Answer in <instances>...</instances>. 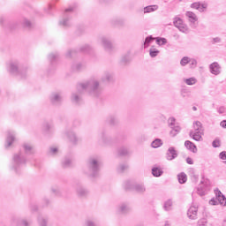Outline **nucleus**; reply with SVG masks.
<instances>
[{"instance_id": "f03ea898", "label": "nucleus", "mask_w": 226, "mask_h": 226, "mask_svg": "<svg viewBox=\"0 0 226 226\" xmlns=\"http://www.w3.org/2000/svg\"><path fill=\"white\" fill-rule=\"evenodd\" d=\"M86 173L90 176V177H98L100 174V161L96 157H90L87 161V170Z\"/></svg>"}, {"instance_id": "4468645a", "label": "nucleus", "mask_w": 226, "mask_h": 226, "mask_svg": "<svg viewBox=\"0 0 226 226\" xmlns=\"http://www.w3.org/2000/svg\"><path fill=\"white\" fill-rule=\"evenodd\" d=\"M202 135H204V132H195L193 131H190L189 137L193 139V140H196V142H200L202 140Z\"/></svg>"}, {"instance_id": "39448f33", "label": "nucleus", "mask_w": 226, "mask_h": 226, "mask_svg": "<svg viewBox=\"0 0 226 226\" xmlns=\"http://www.w3.org/2000/svg\"><path fill=\"white\" fill-rule=\"evenodd\" d=\"M11 224L15 226H31V221L26 218L14 216L11 218Z\"/></svg>"}, {"instance_id": "f704fd0d", "label": "nucleus", "mask_w": 226, "mask_h": 226, "mask_svg": "<svg viewBox=\"0 0 226 226\" xmlns=\"http://www.w3.org/2000/svg\"><path fill=\"white\" fill-rule=\"evenodd\" d=\"M185 84L187 86H193L194 84L197 83V79L195 78H189L185 80Z\"/></svg>"}, {"instance_id": "c756f323", "label": "nucleus", "mask_w": 226, "mask_h": 226, "mask_svg": "<svg viewBox=\"0 0 226 226\" xmlns=\"http://www.w3.org/2000/svg\"><path fill=\"white\" fill-rule=\"evenodd\" d=\"M178 183H180V185H185V183H186L187 181V177H186V174L185 173H180L178 176Z\"/></svg>"}, {"instance_id": "37998d69", "label": "nucleus", "mask_w": 226, "mask_h": 226, "mask_svg": "<svg viewBox=\"0 0 226 226\" xmlns=\"http://www.w3.org/2000/svg\"><path fill=\"white\" fill-rule=\"evenodd\" d=\"M121 63L123 64H126V63H130V56L128 55L122 56Z\"/></svg>"}, {"instance_id": "473e14b6", "label": "nucleus", "mask_w": 226, "mask_h": 226, "mask_svg": "<svg viewBox=\"0 0 226 226\" xmlns=\"http://www.w3.org/2000/svg\"><path fill=\"white\" fill-rule=\"evenodd\" d=\"M108 122L109 124L115 125L119 123V120L116 117L111 116L108 118Z\"/></svg>"}, {"instance_id": "cd10ccee", "label": "nucleus", "mask_w": 226, "mask_h": 226, "mask_svg": "<svg viewBox=\"0 0 226 226\" xmlns=\"http://www.w3.org/2000/svg\"><path fill=\"white\" fill-rule=\"evenodd\" d=\"M152 174L154 177H160L163 174V170L160 168H153Z\"/></svg>"}, {"instance_id": "2eb2a0df", "label": "nucleus", "mask_w": 226, "mask_h": 226, "mask_svg": "<svg viewBox=\"0 0 226 226\" xmlns=\"http://www.w3.org/2000/svg\"><path fill=\"white\" fill-rule=\"evenodd\" d=\"M185 16L187 17L189 22L191 24H195L197 20H199V18H197V14L192 11H186Z\"/></svg>"}, {"instance_id": "4be33fe9", "label": "nucleus", "mask_w": 226, "mask_h": 226, "mask_svg": "<svg viewBox=\"0 0 226 226\" xmlns=\"http://www.w3.org/2000/svg\"><path fill=\"white\" fill-rule=\"evenodd\" d=\"M185 147L189 151H192V153H197V146H195V144H193V142H192L190 140H186L185 142Z\"/></svg>"}, {"instance_id": "dca6fc26", "label": "nucleus", "mask_w": 226, "mask_h": 226, "mask_svg": "<svg viewBox=\"0 0 226 226\" xmlns=\"http://www.w3.org/2000/svg\"><path fill=\"white\" fill-rule=\"evenodd\" d=\"M193 132L199 133H204V127L202 126V123L200 121L193 122Z\"/></svg>"}, {"instance_id": "1a4fd4ad", "label": "nucleus", "mask_w": 226, "mask_h": 226, "mask_svg": "<svg viewBox=\"0 0 226 226\" xmlns=\"http://www.w3.org/2000/svg\"><path fill=\"white\" fill-rule=\"evenodd\" d=\"M177 156H178V154L176 148L173 147H170L166 153V160H168L169 162H172V160H176Z\"/></svg>"}, {"instance_id": "9d476101", "label": "nucleus", "mask_w": 226, "mask_h": 226, "mask_svg": "<svg viewBox=\"0 0 226 226\" xmlns=\"http://www.w3.org/2000/svg\"><path fill=\"white\" fill-rule=\"evenodd\" d=\"M15 142V132L12 131L7 132V138L5 140V147L8 148Z\"/></svg>"}, {"instance_id": "e433bc0d", "label": "nucleus", "mask_w": 226, "mask_h": 226, "mask_svg": "<svg viewBox=\"0 0 226 226\" xmlns=\"http://www.w3.org/2000/svg\"><path fill=\"white\" fill-rule=\"evenodd\" d=\"M150 57H156L158 54H160V51L154 48H151L149 50Z\"/></svg>"}, {"instance_id": "c03bdc74", "label": "nucleus", "mask_w": 226, "mask_h": 226, "mask_svg": "<svg viewBox=\"0 0 226 226\" xmlns=\"http://www.w3.org/2000/svg\"><path fill=\"white\" fill-rule=\"evenodd\" d=\"M48 57L50 62L56 61L57 59V53H51Z\"/></svg>"}, {"instance_id": "5fc2aeb1", "label": "nucleus", "mask_w": 226, "mask_h": 226, "mask_svg": "<svg viewBox=\"0 0 226 226\" xmlns=\"http://www.w3.org/2000/svg\"><path fill=\"white\" fill-rule=\"evenodd\" d=\"M73 54H75V50H69L66 53V57H72L73 56Z\"/></svg>"}, {"instance_id": "f8f14e48", "label": "nucleus", "mask_w": 226, "mask_h": 226, "mask_svg": "<svg viewBox=\"0 0 226 226\" xmlns=\"http://www.w3.org/2000/svg\"><path fill=\"white\" fill-rule=\"evenodd\" d=\"M22 147L26 154H34V147L33 146V144L29 142H25L23 143Z\"/></svg>"}, {"instance_id": "393cba45", "label": "nucleus", "mask_w": 226, "mask_h": 226, "mask_svg": "<svg viewBox=\"0 0 226 226\" xmlns=\"http://www.w3.org/2000/svg\"><path fill=\"white\" fill-rule=\"evenodd\" d=\"M67 138L72 144H77V142L79 141V138H77V135H75V132H68Z\"/></svg>"}, {"instance_id": "bb28decb", "label": "nucleus", "mask_w": 226, "mask_h": 226, "mask_svg": "<svg viewBox=\"0 0 226 226\" xmlns=\"http://www.w3.org/2000/svg\"><path fill=\"white\" fill-rule=\"evenodd\" d=\"M158 10V5H148L144 7V13H152V11H156Z\"/></svg>"}, {"instance_id": "6e6552de", "label": "nucleus", "mask_w": 226, "mask_h": 226, "mask_svg": "<svg viewBox=\"0 0 226 226\" xmlns=\"http://www.w3.org/2000/svg\"><path fill=\"white\" fill-rule=\"evenodd\" d=\"M9 72L13 75H21V77H26V74H23L21 72L19 71V62L14 61L9 64Z\"/></svg>"}, {"instance_id": "ea45409f", "label": "nucleus", "mask_w": 226, "mask_h": 226, "mask_svg": "<svg viewBox=\"0 0 226 226\" xmlns=\"http://www.w3.org/2000/svg\"><path fill=\"white\" fill-rule=\"evenodd\" d=\"M118 154L120 156H126V154H128V149L127 148H124V147H122L118 150Z\"/></svg>"}, {"instance_id": "bf43d9fd", "label": "nucleus", "mask_w": 226, "mask_h": 226, "mask_svg": "<svg viewBox=\"0 0 226 226\" xmlns=\"http://www.w3.org/2000/svg\"><path fill=\"white\" fill-rule=\"evenodd\" d=\"M87 226H96V224H94V222L91 221V220H88L87 222Z\"/></svg>"}, {"instance_id": "a19ab883", "label": "nucleus", "mask_w": 226, "mask_h": 226, "mask_svg": "<svg viewBox=\"0 0 226 226\" xmlns=\"http://www.w3.org/2000/svg\"><path fill=\"white\" fill-rule=\"evenodd\" d=\"M72 166V160L71 159H65L63 162V167H64V169L71 167Z\"/></svg>"}, {"instance_id": "ddd939ff", "label": "nucleus", "mask_w": 226, "mask_h": 226, "mask_svg": "<svg viewBox=\"0 0 226 226\" xmlns=\"http://www.w3.org/2000/svg\"><path fill=\"white\" fill-rule=\"evenodd\" d=\"M198 208L196 207H191L187 211V216L190 220H197Z\"/></svg>"}, {"instance_id": "79ce46f5", "label": "nucleus", "mask_w": 226, "mask_h": 226, "mask_svg": "<svg viewBox=\"0 0 226 226\" xmlns=\"http://www.w3.org/2000/svg\"><path fill=\"white\" fill-rule=\"evenodd\" d=\"M124 170H128V165L126 164H121L117 169L118 172H124Z\"/></svg>"}, {"instance_id": "603ef678", "label": "nucleus", "mask_w": 226, "mask_h": 226, "mask_svg": "<svg viewBox=\"0 0 226 226\" xmlns=\"http://www.w3.org/2000/svg\"><path fill=\"white\" fill-rule=\"evenodd\" d=\"M23 26H25V27H31V21H29L28 19H24Z\"/></svg>"}, {"instance_id": "58836bf2", "label": "nucleus", "mask_w": 226, "mask_h": 226, "mask_svg": "<svg viewBox=\"0 0 226 226\" xmlns=\"http://www.w3.org/2000/svg\"><path fill=\"white\" fill-rule=\"evenodd\" d=\"M156 43H157V45H165V43H167V39L157 37Z\"/></svg>"}, {"instance_id": "e2e57ef3", "label": "nucleus", "mask_w": 226, "mask_h": 226, "mask_svg": "<svg viewBox=\"0 0 226 226\" xmlns=\"http://www.w3.org/2000/svg\"><path fill=\"white\" fill-rule=\"evenodd\" d=\"M214 43H220V41H222V39H220L219 37H215L213 39Z\"/></svg>"}, {"instance_id": "6e6d98bb", "label": "nucleus", "mask_w": 226, "mask_h": 226, "mask_svg": "<svg viewBox=\"0 0 226 226\" xmlns=\"http://www.w3.org/2000/svg\"><path fill=\"white\" fill-rule=\"evenodd\" d=\"M192 179L194 181V183H197L199 181V175H192Z\"/></svg>"}, {"instance_id": "09e8293b", "label": "nucleus", "mask_w": 226, "mask_h": 226, "mask_svg": "<svg viewBox=\"0 0 226 226\" xmlns=\"http://www.w3.org/2000/svg\"><path fill=\"white\" fill-rule=\"evenodd\" d=\"M198 225H199V226H206V225H207V220H206V219H200V220L198 222Z\"/></svg>"}, {"instance_id": "b1692460", "label": "nucleus", "mask_w": 226, "mask_h": 226, "mask_svg": "<svg viewBox=\"0 0 226 226\" xmlns=\"http://www.w3.org/2000/svg\"><path fill=\"white\" fill-rule=\"evenodd\" d=\"M216 199H217L218 202L220 204H222V206H226V198H225V195L222 194V192L217 191Z\"/></svg>"}, {"instance_id": "2f4dec72", "label": "nucleus", "mask_w": 226, "mask_h": 226, "mask_svg": "<svg viewBox=\"0 0 226 226\" xmlns=\"http://www.w3.org/2000/svg\"><path fill=\"white\" fill-rule=\"evenodd\" d=\"M172 201L171 200H168L167 201H165L163 208L164 211H170L172 209Z\"/></svg>"}, {"instance_id": "7ed1b4c3", "label": "nucleus", "mask_w": 226, "mask_h": 226, "mask_svg": "<svg viewBox=\"0 0 226 226\" xmlns=\"http://www.w3.org/2000/svg\"><path fill=\"white\" fill-rule=\"evenodd\" d=\"M26 162L27 160L26 159V155L22 154L21 152H19L18 154H15L12 157V166L11 169L17 172L22 165H26Z\"/></svg>"}, {"instance_id": "5701e85b", "label": "nucleus", "mask_w": 226, "mask_h": 226, "mask_svg": "<svg viewBox=\"0 0 226 226\" xmlns=\"http://www.w3.org/2000/svg\"><path fill=\"white\" fill-rule=\"evenodd\" d=\"M49 224V217L46 215L38 216V225L39 226H47Z\"/></svg>"}, {"instance_id": "4d7b16f0", "label": "nucleus", "mask_w": 226, "mask_h": 226, "mask_svg": "<svg viewBox=\"0 0 226 226\" xmlns=\"http://www.w3.org/2000/svg\"><path fill=\"white\" fill-rule=\"evenodd\" d=\"M209 204L211 206H216V204H218V200H215V199H212L210 201H209Z\"/></svg>"}, {"instance_id": "a211bd4d", "label": "nucleus", "mask_w": 226, "mask_h": 226, "mask_svg": "<svg viewBox=\"0 0 226 226\" xmlns=\"http://www.w3.org/2000/svg\"><path fill=\"white\" fill-rule=\"evenodd\" d=\"M191 8H193L194 10H198L199 11L202 12L204 11V10H206V8H207V4H200V3L196 2L191 4Z\"/></svg>"}, {"instance_id": "0e129e2a", "label": "nucleus", "mask_w": 226, "mask_h": 226, "mask_svg": "<svg viewBox=\"0 0 226 226\" xmlns=\"http://www.w3.org/2000/svg\"><path fill=\"white\" fill-rule=\"evenodd\" d=\"M220 125L222 126V128H226V120H222V121L220 123Z\"/></svg>"}, {"instance_id": "6ab92c4d", "label": "nucleus", "mask_w": 226, "mask_h": 226, "mask_svg": "<svg viewBox=\"0 0 226 226\" xmlns=\"http://www.w3.org/2000/svg\"><path fill=\"white\" fill-rule=\"evenodd\" d=\"M210 72L213 75H220V64L215 62L210 64Z\"/></svg>"}, {"instance_id": "c9c22d12", "label": "nucleus", "mask_w": 226, "mask_h": 226, "mask_svg": "<svg viewBox=\"0 0 226 226\" xmlns=\"http://www.w3.org/2000/svg\"><path fill=\"white\" fill-rule=\"evenodd\" d=\"M124 190H133V184L132 181H126L124 184Z\"/></svg>"}, {"instance_id": "aec40b11", "label": "nucleus", "mask_w": 226, "mask_h": 226, "mask_svg": "<svg viewBox=\"0 0 226 226\" xmlns=\"http://www.w3.org/2000/svg\"><path fill=\"white\" fill-rule=\"evenodd\" d=\"M102 82L110 83L114 82V76L110 72H105L104 75L101 79Z\"/></svg>"}, {"instance_id": "0eeeda50", "label": "nucleus", "mask_w": 226, "mask_h": 226, "mask_svg": "<svg viewBox=\"0 0 226 226\" xmlns=\"http://www.w3.org/2000/svg\"><path fill=\"white\" fill-rule=\"evenodd\" d=\"M100 42L106 52H112L114 50V45L107 37H101Z\"/></svg>"}, {"instance_id": "4c0bfd02", "label": "nucleus", "mask_w": 226, "mask_h": 226, "mask_svg": "<svg viewBox=\"0 0 226 226\" xmlns=\"http://www.w3.org/2000/svg\"><path fill=\"white\" fill-rule=\"evenodd\" d=\"M188 63H190V57H188V56H184L180 61L181 66H186V64H188Z\"/></svg>"}, {"instance_id": "13d9d810", "label": "nucleus", "mask_w": 226, "mask_h": 226, "mask_svg": "<svg viewBox=\"0 0 226 226\" xmlns=\"http://www.w3.org/2000/svg\"><path fill=\"white\" fill-rule=\"evenodd\" d=\"M186 163H188V165H193V160H192V158L190 157H187Z\"/></svg>"}, {"instance_id": "a878e982", "label": "nucleus", "mask_w": 226, "mask_h": 226, "mask_svg": "<svg viewBox=\"0 0 226 226\" xmlns=\"http://www.w3.org/2000/svg\"><path fill=\"white\" fill-rule=\"evenodd\" d=\"M133 190L137 193H144L146 192V186L142 184H137L133 186Z\"/></svg>"}, {"instance_id": "338daca9", "label": "nucleus", "mask_w": 226, "mask_h": 226, "mask_svg": "<svg viewBox=\"0 0 226 226\" xmlns=\"http://www.w3.org/2000/svg\"><path fill=\"white\" fill-rule=\"evenodd\" d=\"M32 211H38V207L36 205L32 206Z\"/></svg>"}, {"instance_id": "f3484780", "label": "nucleus", "mask_w": 226, "mask_h": 226, "mask_svg": "<svg viewBox=\"0 0 226 226\" xmlns=\"http://www.w3.org/2000/svg\"><path fill=\"white\" fill-rule=\"evenodd\" d=\"M76 192L79 197H87V195H89V191H87V189L82 187L81 185H79L77 187Z\"/></svg>"}, {"instance_id": "69168bd1", "label": "nucleus", "mask_w": 226, "mask_h": 226, "mask_svg": "<svg viewBox=\"0 0 226 226\" xmlns=\"http://www.w3.org/2000/svg\"><path fill=\"white\" fill-rule=\"evenodd\" d=\"M44 206H47L48 204H50V201L48 199L43 200Z\"/></svg>"}, {"instance_id": "f257e3e1", "label": "nucleus", "mask_w": 226, "mask_h": 226, "mask_svg": "<svg viewBox=\"0 0 226 226\" xmlns=\"http://www.w3.org/2000/svg\"><path fill=\"white\" fill-rule=\"evenodd\" d=\"M78 93L72 94V102L76 105H80L82 103V97L80 94L84 93V91H87L90 96H94V98H98L100 94H102V87L100 86V81L96 79H91L90 80L79 84L77 87Z\"/></svg>"}, {"instance_id": "8fccbe9b", "label": "nucleus", "mask_w": 226, "mask_h": 226, "mask_svg": "<svg viewBox=\"0 0 226 226\" xmlns=\"http://www.w3.org/2000/svg\"><path fill=\"white\" fill-rule=\"evenodd\" d=\"M212 146H213V147H220V140L215 139V140L212 142Z\"/></svg>"}, {"instance_id": "de8ad7c7", "label": "nucleus", "mask_w": 226, "mask_h": 226, "mask_svg": "<svg viewBox=\"0 0 226 226\" xmlns=\"http://www.w3.org/2000/svg\"><path fill=\"white\" fill-rule=\"evenodd\" d=\"M190 67L191 68H197V60L195 59H190Z\"/></svg>"}, {"instance_id": "9b49d317", "label": "nucleus", "mask_w": 226, "mask_h": 226, "mask_svg": "<svg viewBox=\"0 0 226 226\" xmlns=\"http://www.w3.org/2000/svg\"><path fill=\"white\" fill-rule=\"evenodd\" d=\"M50 102L51 103H53V105H59V103L63 102V97L61 96V94L53 93L50 95Z\"/></svg>"}, {"instance_id": "a18cd8bd", "label": "nucleus", "mask_w": 226, "mask_h": 226, "mask_svg": "<svg viewBox=\"0 0 226 226\" xmlns=\"http://www.w3.org/2000/svg\"><path fill=\"white\" fill-rule=\"evenodd\" d=\"M80 50L81 52H90L91 46L85 44L83 47H81Z\"/></svg>"}, {"instance_id": "412c9836", "label": "nucleus", "mask_w": 226, "mask_h": 226, "mask_svg": "<svg viewBox=\"0 0 226 226\" xmlns=\"http://www.w3.org/2000/svg\"><path fill=\"white\" fill-rule=\"evenodd\" d=\"M117 212L119 215H126V213H130V207L126 203H123L119 206Z\"/></svg>"}, {"instance_id": "680f3d73", "label": "nucleus", "mask_w": 226, "mask_h": 226, "mask_svg": "<svg viewBox=\"0 0 226 226\" xmlns=\"http://www.w3.org/2000/svg\"><path fill=\"white\" fill-rule=\"evenodd\" d=\"M56 153H57V148H56V147L50 148V154H56Z\"/></svg>"}, {"instance_id": "423d86ee", "label": "nucleus", "mask_w": 226, "mask_h": 226, "mask_svg": "<svg viewBox=\"0 0 226 226\" xmlns=\"http://www.w3.org/2000/svg\"><path fill=\"white\" fill-rule=\"evenodd\" d=\"M173 24L181 33H188V26L180 18H175Z\"/></svg>"}, {"instance_id": "72a5a7b5", "label": "nucleus", "mask_w": 226, "mask_h": 226, "mask_svg": "<svg viewBox=\"0 0 226 226\" xmlns=\"http://www.w3.org/2000/svg\"><path fill=\"white\" fill-rule=\"evenodd\" d=\"M154 40V38H153V36H147L146 39H145V41H144V47L145 49H147V47H149V44Z\"/></svg>"}, {"instance_id": "c85d7f7f", "label": "nucleus", "mask_w": 226, "mask_h": 226, "mask_svg": "<svg viewBox=\"0 0 226 226\" xmlns=\"http://www.w3.org/2000/svg\"><path fill=\"white\" fill-rule=\"evenodd\" d=\"M152 147H154V149H156L162 146H163V142L162 141V139H154L152 143H151Z\"/></svg>"}, {"instance_id": "49530a36", "label": "nucleus", "mask_w": 226, "mask_h": 226, "mask_svg": "<svg viewBox=\"0 0 226 226\" xmlns=\"http://www.w3.org/2000/svg\"><path fill=\"white\" fill-rule=\"evenodd\" d=\"M168 123H169V125L171 126V128L174 127L176 124V118L170 117L168 120Z\"/></svg>"}, {"instance_id": "864d4df0", "label": "nucleus", "mask_w": 226, "mask_h": 226, "mask_svg": "<svg viewBox=\"0 0 226 226\" xmlns=\"http://www.w3.org/2000/svg\"><path fill=\"white\" fill-rule=\"evenodd\" d=\"M219 158L221 160H226V152L225 151H222L219 154Z\"/></svg>"}, {"instance_id": "052dcab7", "label": "nucleus", "mask_w": 226, "mask_h": 226, "mask_svg": "<svg viewBox=\"0 0 226 226\" xmlns=\"http://www.w3.org/2000/svg\"><path fill=\"white\" fill-rule=\"evenodd\" d=\"M82 68V64H77L76 65L73 66V70H80Z\"/></svg>"}, {"instance_id": "774afa93", "label": "nucleus", "mask_w": 226, "mask_h": 226, "mask_svg": "<svg viewBox=\"0 0 226 226\" xmlns=\"http://www.w3.org/2000/svg\"><path fill=\"white\" fill-rule=\"evenodd\" d=\"M51 192L53 193H56V195H57V193H59V191L57 189H52Z\"/></svg>"}, {"instance_id": "3c124183", "label": "nucleus", "mask_w": 226, "mask_h": 226, "mask_svg": "<svg viewBox=\"0 0 226 226\" xmlns=\"http://www.w3.org/2000/svg\"><path fill=\"white\" fill-rule=\"evenodd\" d=\"M219 114H225V106H221L217 109Z\"/></svg>"}, {"instance_id": "20e7f679", "label": "nucleus", "mask_w": 226, "mask_h": 226, "mask_svg": "<svg viewBox=\"0 0 226 226\" xmlns=\"http://www.w3.org/2000/svg\"><path fill=\"white\" fill-rule=\"evenodd\" d=\"M74 11V7H69L65 9L64 19L59 21V25L62 26V27H70V26H72V23L70 22L69 13H73Z\"/></svg>"}, {"instance_id": "7c9ffc66", "label": "nucleus", "mask_w": 226, "mask_h": 226, "mask_svg": "<svg viewBox=\"0 0 226 226\" xmlns=\"http://www.w3.org/2000/svg\"><path fill=\"white\" fill-rule=\"evenodd\" d=\"M171 128L172 130L170 132L171 137H176V135L181 132V127L179 126H173Z\"/></svg>"}]
</instances>
